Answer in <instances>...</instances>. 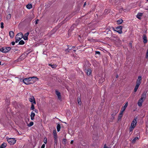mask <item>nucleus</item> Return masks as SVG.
I'll return each mask as SVG.
<instances>
[{"instance_id": "nucleus-48", "label": "nucleus", "mask_w": 148, "mask_h": 148, "mask_svg": "<svg viewBox=\"0 0 148 148\" xmlns=\"http://www.w3.org/2000/svg\"><path fill=\"white\" fill-rule=\"evenodd\" d=\"M118 77V75H116V78H117Z\"/></svg>"}, {"instance_id": "nucleus-18", "label": "nucleus", "mask_w": 148, "mask_h": 148, "mask_svg": "<svg viewBox=\"0 0 148 148\" xmlns=\"http://www.w3.org/2000/svg\"><path fill=\"white\" fill-rule=\"evenodd\" d=\"M86 72L88 75H89L91 73V71L90 69H88L86 70Z\"/></svg>"}, {"instance_id": "nucleus-51", "label": "nucleus", "mask_w": 148, "mask_h": 148, "mask_svg": "<svg viewBox=\"0 0 148 148\" xmlns=\"http://www.w3.org/2000/svg\"><path fill=\"white\" fill-rule=\"evenodd\" d=\"M24 56V55H23H23H21V56Z\"/></svg>"}, {"instance_id": "nucleus-2", "label": "nucleus", "mask_w": 148, "mask_h": 148, "mask_svg": "<svg viewBox=\"0 0 148 148\" xmlns=\"http://www.w3.org/2000/svg\"><path fill=\"white\" fill-rule=\"evenodd\" d=\"M146 97V94L145 93H143L141 95V98L139 100L138 102V106L140 107L142 105V103L145 100Z\"/></svg>"}, {"instance_id": "nucleus-34", "label": "nucleus", "mask_w": 148, "mask_h": 148, "mask_svg": "<svg viewBox=\"0 0 148 148\" xmlns=\"http://www.w3.org/2000/svg\"><path fill=\"white\" fill-rule=\"evenodd\" d=\"M1 28H2V29H3L4 27V26H3V22H1Z\"/></svg>"}, {"instance_id": "nucleus-9", "label": "nucleus", "mask_w": 148, "mask_h": 148, "mask_svg": "<svg viewBox=\"0 0 148 148\" xmlns=\"http://www.w3.org/2000/svg\"><path fill=\"white\" fill-rule=\"evenodd\" d=\"M29 101L31 103H33L35 104L36 102L35 101V99L34 96H32L29 99Z\"/></svg>"}, {"instance_id": "nucleus-23", "label": "nucleus", "mask_w": 148, "mask_h": 148, "mask_svg": "<svg viewBox=\"0 0 148 148\" xmlns=\"http://www.w3.org/2000/svg\"><path fill=\"white\" fill-rule=\"evenodd\" d=\"M139 86V85H138L137 84H136V86H135L134 88V91L135 92H136L137 91V90Z\"/></svg>"}, {"instance_id": "nucleus-11", "label": "nucleus", "mask_w": 148, "mask_h": 148, "mask_svg": "<svg viewBox=\"0 0 148 148\" xmlns=\"http://www.w3.org/2000/svg\"><path fill=\"white\" fill-rule=\"evenodd\" d=\"M127 105H128V103L127 102V103H125L124 106L123 107H122L121 111L122 112H123L124 111H125V110L126 109L127 107Z\"/></svg>"}, {"instance_id": "nucleus-26", "label": "nucleus", "mask_w": 148, "mask_h": 148, "mask_svg": "<svg viewBox=\"0 0 148 148\" xmlns=\"http://www.w3.org/2000/svg\"><path fill=\"white\" fill-rule=\"evenodd\" d=\"M26 7L28 9H30L32 7V5L31 4H28L26 5Z\"/></svg>"}, {"instance_id": "nucleus-29", "label": "nucleus", "mask_w": 148, "mask_h": 148, "mask_svg": "<svg viewBox=\"0 0 148 148\" xmlns=\"http://www.w3.org/2000/svg\"><path fill=\"white\" fill-rule=\"evenodd\" d=\"M11 17V14H9L7 16V19L8 20L10 19Z\"/></svg>"}, {"instance_id": "nucleus-31", "label": "nucleus", "mask_w": 148, "mask_h": 148, "mask_svg": "<svg viewBox=\"0 0 148 148\" xmlns=\"http://www.w3.org/2000/svg\"><path fill=\"white\" fill-rule=\"evenodd\" d=\"M72 50V47H69L68 48H67L66 49V51H68L69 52V50Z\"/></svg>"}, {"instance_id": "nucleus-53", "label": "nucleus", "mask_w": 148, "mask_h": 148, "mask_svg": "<svg viewBox=\"0 0 148 148\" xmlns=\"http://www.w3.org/2000/svg\"><path fill=\"white\" fill-rule=\"evenodd\" d=\"M147 1H148V0H146Z\"/></svg>"}, {"instance_id": "nucleus-7", "label": "nucleus", "mask_w": 148, "mask_h": 148, "mask_svg": "<svg viewBox=\"0 0 148 148\" xmlns=\"http://www.w3.org/2000/svg\"><path fill=\"white\" fill-rule=\"evenodd\" d=\"M122 26H119L116 28V29L114 31L117 32L119 34H121L122 32Z\"/></svg>"}, {"instance_id": "nucleus-10", "label": "nucleus", "mask_w": 148, "mask_h": 148, "mask_svg": "<svg viewBox=\"0 0 148 148\" xmlns=\"http://www.w3.org/2000/svg\"><path fill=\"white\" fill-rule=\"evenodd\" d=\"M142 80L141 77L140 76H138V79L137 80L136 84L139 85L140 84Z\"/></svg>"}, {"instance_id": "nucleus-41", "label": "nucleus", "mask_w": 148, "mask_h": 148, "mask_svg": "<svg viewBox=\"0 0 148 148\" xmlns=\"http://www.w3.org/2000/svg\"><path fill=\"white\" fill-rule=\"evenodd\" d=\"M45 144H43L42 145L41 148H45Z\"/></svg>"}, {"instance_id": "nucleus-15", "label": "nucleus", "mask_w": 148, "mask_h": 148, "mask_svg": "<svg viewBox=\"0 0 148 148\" xmlns=\"http://www.w3.org/2000/svg\"><path fill=\"white\" fill-rule=\"evenodd\" d=\"M35 116V114L34 112H32L31 113V114L30 115L31 119L32 120H33L34 119V117Z\"/></svg>"}, {"instance_id": "nucleus-21", "label": "nucleus", "mask_w": 148, "mask_h": 148, "mask_svg": "<svg viewBox=\"0 0 148 148\" xmlns=\"http://www.w3.org/2000/svg\"><path fill=\"white\" fill-rule=\"evenodd\" d=\"M123 20L122 19H119L117 21V23L118 24H120L123 22Z\"/></svg>"}, {"instance_id": "nucleus-3", "label": "nucleus", "mask_w": 148, "mask_h": 148, "mask_svg": "<svg viewBox=\"0 0 148 148\" xmlns=\"http://www.w3.org/2000/svg\"><path fill=\"white\" fill-rule=\"evenodd\" d=\"M23 37V34L22 33H18L16 36L15 42H18Z\"/></svg>"}, {"instance_id": "nucleus-19", "label": "nucleus", "mask_w": 148, "mask_h": 148, "mask_svg": "<svg viewBox=\"0 0 148 148\" xmlns=\"http://www.w3.org/2000/svg\"><path fill=\"white\" fill-rule=\"evenodd\" d=\"M138 139L139 137H136L133 139L132 141V143H134L135 142L136 140H138Z\"/></svg>"}, {"instance_id": "nucleus-42", "label": "nucleus", "mask_w": 148, "mask_h": 148, "mask_svg": "<svg viewBox=\"0 0 148 148\" xmlns=\"http://www.w3.org/2000/svg\"><path fill=\"white\" fill-rule=\"evenodd\" d=\"M11 44H12V45H15V42H11Z\"/></svg>"}, {"instance_id": "nucleus-33", "label": "nucleus", "mask_w": 148, "mask_h": 148, "mask_svg": "<svg viewBox=\"0 0 148 148\" xmlns=\"http://www.w3.org/2000/svg\"><path fill=\"white\" fill-rule=\"evenodd\" d=\"M47 138H44V143L46 144L47 143Z\"/></svg>"}, {"instance_id": "nucleus-20", "label": "nucleus", "mask_w": 148, "mask_h": 148, "mask_svg": "<svg viewBox=\"0 0 148 148\" xmlns=\"http://www.w3.org/2000/svg\"><path fill=\"white\" fill-rule=\"evenodd\" d=\"M7 145L6 143H3L1 145L0 147H1L2 148H5L6 147Z\"/></svg>"}, {"instance_id": "nucleus-39", "label": "nucleus", "mask_w": 148, "mask_h": 148, "mask_svg": "<svg viewBox=\"0 0 148 148\" xmlns=\"http://www.w3.org/2000/svg\"><path fill=\"white\" fill-rule=\"evenodd\" d=\"M117 112L116 111H115L114 113H113V114H112V116H114L116 115V114L117 113Z\"/></svg>"}, {"instance_id": "nucleus-25", "label": "nucleus", "mask_w": 148, "mask_h": 148, "mask_svg": "<svg viewBox=\"0 0 148 148\" xmlns=\"http://www.w3.org/2000/svg\"><path fill=\"white\" fill-rule=\"evenodd\" d=\"M123 113V112H122L121 111V112L120 113L118 117L119 120L121 119V118L122 117Z\"/></svg>"}, {"instance_id": "nucleus-40", "label": "nucleus", "mask_w": 148, "mask_h": 148, "mask_svg": "<svg viewBox=\"0 0 148 148\" xmlns=\"http://www.w3.org/2000/svg\"><path fill=\"white\" fill-rule=\"evenodd\" d=\"M78 104L79 105H80L81 104V101L80 100H79V99L78 100Z\"/></svg>"}, {"instance_id": "nucleus-46", "label": "nucleus", "mask_w": 148, "mask_h": 148, "mask_svg": "<svg viewBox=\"0 0 148 148\" xmlns=\"http://www.w3.org/2000/svg\"><path fill=\"white\" fill-rule=\"evenodd\" d=\"M86 5V2H85L84 4V7L85 6V5Z\"/></svg>"}, {"instance_id": "nucleus-24", "label": "nucleus", "mask_w": 148, "mask_h": 148, "mask_svg": "<svg viewBox=\"0 0 148 148\" xmlns=\"http://www.w3.org/2000/svg\"><path fill=\"white\" fill-rule=\"evenodd\" d=\"M57 129L58 132H59L60 131V125L59 124H58L57 125Z\"/></svg>"}, {"instance_id": "nucleus-12", "label": "nucleus", "mask_w": 148, "mask_h": 148, "mask_svg": "<svg viewBox=\"0 0 148 148\" xmlns=\"http://www.w3.org/2000/svg\"><path fill=\"white\" fill-rule=\"evenodd\" d=\"M29 34V32H27L25 33L24 35L23 36V38L25 40H27L28 39V36Z\"/></svg>"}, {"instance_id": "nucleus-22", "label": "nucleus", "mask_w": 148, "mask_h": 148, "mask_svg": "<svg viewBox=\"0 0 148 148\" xmlns=\"http://www.w3.org/2000/svg\"><path fill=\"white\" fill-rule=\"evenodd\" d=\"M49 66H51L52 68H56L57 66V65H56V64H49Z\"/></svg>"}, {"instance_id": "nucleus-30", "label": "nucleus", "mask_w": 148, "mask_h": 148, "mask_svg": "<svg viewBox=\"0 0 148 148\" xmlns=\"http://www.w3.org/2000/svg\"><path fill=\"white\" fill-rule=\"evenodd\" d=\"M104 78H101L100 79H99V81L100 83H102L103 82H104Z\"/></svg>"}, {"instance_id": "nucleus-17", "label": "nucleus", "mask_w": 148, "mask_h": 148, "mask_svg": "<svg viewBox=\"0 0 148 148\" xmlns=\"http://www.w3.org/2000/svg\"><path fill=\"white\" fill-rule=\"evenodd\" d=\"M9 35L11 38H12L14 36V32L12 31L9 32Z\"/></svg>"}, {"instance_id": "nucleus-14", "label": "nucleus", "mask_w": 148, "mask_h": 148, "mask_svg": "<svg viewBox=\"0 0 148 148\" xmlns=\"http://www.w3.org/2000/svg\"><path fill=\"white\" fill-rule=\"evenodd\" d=\"M56 94L58 96V99L60 100L61 99L60 93V92L57 90L56 91Z\"/></svg>"}, {"instance_id": "nucleus-35", "label": "nucleus", "mask_w": 148, "mask_h": 148, "mask_svg": "<svg viewBox=\"0 0 148 148\" xmlns=\"http://www.w3.org/2000/svg\"><path fill=\"white\" fill-rule=\"evenodd\" d=\"M72 51L75 52L76 51V49L74 47H72Z\"/></svg>"}, {"instance_id": "nucleus-37", "label": "nucleus", "mask_w": 148, "mask_h": 148, "mask_svg": "<svg viewBox=\"0 0 148 148\" xmlns=\"http://www.w3.org/2000/svg\"><path fill=\"white\" fill-rule=\"evenodd\" d=\"M148 58V48L147 51V52L146 53V58Z\"/></svg>"}, {"instance_id": "nucleus-54", "label": "nucleus", "mask_w": 148, "mask_h": 148, "mask_svg": "<svg viewBox=\"0 0 148 148\" xmlns=\"http://www.w3.org/2000/svg\"><path fill=\"white\" fill-rule=\"evenodd\" d=\"M0 148H2V147H0Z\"/></svg>"}, {"instance_id": "nucleus-52", "label": "nucleus", "mask_w": 148, "mask_h": 148, "mask_svg": "<svg viewBox=\"0 0 148 148\" xmlns=\"http://www.w3.org/2000/svg\"><path fill=\"white\" fill-rule=\"evenodd\" d=\"M79 36L80 37H81V36L80 35H79Z\"/></svg>"}, {"instance_id": "nucleus-36", "label": "nucleus", "mask_w": 148, "mask_h": 148, "mask_svg": "<svg viewBox=\"0 0 148 148\" xmlns=\"http://www.w3.org/2000/svg\"><path fill=\"white\" fill-rule=\"evenodd\" d=\"M95 52V54H97L99 55H100V52H99V51H96Z\"/></svg>"}, {"instance_id": "nucleus-5", "label": "nucleus", "mask_w": 148, "mask_h": 148, "mask_svg": "<svg viewBox=\"0 0 148 148\" xmlns=\"http://www.w3.org/2000/svg\"><path fill=\"white\" fill-rule=\"evenodd\" d=\"M11 48L9 47H4L0 49V51L3 53H7L11 49Z\"/></svg>"}, {"instance_id": "nucleus-8", "label": "nucleus", "mask_w": 148, "mask_h": 148, "mask_svg": "<svg viewBox=\"0 0 148 148\" xmlns=\"http://www.w3.org/2000/svg\"><path fill=\"white\" fill-rule=\"evenodd\" d=\"M53 134L54 138V142L56 143L57 142V134L56 133V130H54L53 131Z\"/></svg>"}, {"instance_id": "nucleus-45", "label": "nucleus", "mask_w": 148, "mask_h": 148, "mask_svg": "<svg viewBox=\"0 0 148 148\" xmlns=\"http://www.w3.org/2000/svg\"><path fill=\"white\" fill-rule=\"evenodd\" d=\"M73 140H71V144H73Z\"/></svg>"}, {"instance_id": "nucleus-44", "label": "nucleus", "mask_w": 148, "mask_h": 148, "mask_svg": "<svg viewBox=\"0 0 148 148\" xmlns=\"http://www.w3.org/2000/svg\"><path fill=\"white\" fill-rule=\"evenodd\" d=\"M103 148H109L108 147H107L106 146V144H105L104 145V147Z\"/></svg>"}, {"instance_id": "nucleus-50", "label": "nucleus", "mask_w": 148, "mask_h": 148, "mask_svg": "<svg viewBox=\"0 0 148 148\" xmlns=\"http://www.w3.org/2000/svg\"><path fill=\"white\" fill-rule=\"evenodd\" d=\"M1 62H0V65H1Z\"/></svg>"}, {"instance_id": "nucleus-47", "label": "nucleus", "mask_w": 148, "mask_h": 148, "mask_svg": "<svg viewBox=\"0 0 148 148\" xmlns=\"http://www.w3.org/2000/svg\"><path fill=\"white\" fill-rule=\"evenodd\" d=\"M39 21V20H37L36 21V24H37V21Z\"/></svg>"}, {"instance_id": "nucleus-27", "label": "nucleus", "mask_w": 148, "mask_h": 148, "mask_svg": "<svg viewBox=\"0 0 148 148\" xmlns=\"http://www.w3.org/2000/svg\"><path fill=\"white\" fill-rule=\"evenodd\" d=\"M25 42L23 40H21L19 42V44L21 45H23L24 44Z\"/></svg>"}, {"instance_id": "nucleus-49", "label": "nucleus", "mask_w": 148, "mask_h": 148, "mask_svg": "<svg viewBox=\"0 0 148 148\" xmlns=\"http://www.w3.org/2000/svg\"><path fill=\"white\" fill-rule=\"evenodd\" d=\"M37 110H35V112H37Z\"/></svg>"}, {"instance_id": "nucleus-13", "label": "nucleus", "mask_w": 148, "mask_h": 148, "mask_svg": "<svg viewBox=\"0 0 148 148\" xmlns=\"http://www.w3.org/2000/svg\"><path fill=\"white\" fill-rule=\"evenodd\" d=\"M143 42L144 43H146L147 42V37H146V35L145 34H143Z\"/></svg>"}, {"instance_id": "nucleus-1", "label": "nucleus", "mask_w": 148, "mask_h": 148, "mask_svg": "<svg viewBox=\"0 0 148 148\" xmlns=\"http://www.w3.org/2000/svg\"><path fill=\"white\" fill-rule=\"evenodd\" d=\"M38 80V78L36 77H33L25 78L23 81L25 84L28 85L34 83Z\"/></svg>"}, {"instance_id": "nucleus-16", "label": "nucleus", "mask_w": 148, "mask_h": 148, "mask_svg": "<svg viewBox=\"0 0 148 148\" xmlns=\"http://www.w3.org/2000/svg\"><path fill=\"white\" fill-rule=\"evenodd\" d=\"M143 13H138L136 15V17L137 18L140 19L141 17L142 16Z\"/></svg>"}, {"instance_id": "nucleus-4", "label": "nucleus", "mask_w": 148, "mask_h": 148, "mask_svg": "<svg viewBox=\"0 0 148 148\" xmlns=\"http://www.w3.org/2000/svg\"><path fill=\"white\" fill-rule=\"evenodd\" d=\"M137 123L136 120V119H134L132 122L131 126L130 127V131H132L134 129Z\"/></svg>"}, {"instance_id": "nucleus-38", "label": "nucleus", "mask_w": 148, "mask_h": 148, "mask_svg": "<svg viewBox=\"0 0 148 148\" xmlns=\"http://www.w3.org/2000/svg\"><path fill=\"white\" fill-rule=\"evenodd\" d=\"M63 141L64 143V144H66V140L65 138H64L63 139Z\"/></svg>"}, {"instance_id": "nucleus-6", "label": "nucleus", "mask_w": 148, "mask_h": 148, "mask_svg": "<svg viewBox=\"0 0 148 148\" xmlns=\"http://www.w3.org/2000/svg\"><path fill=\"white\" fill-rule=\"evenodd\" d=\"M7 140L9 143L11 145H14L16 142V140L13 138H7Z\"/></svg>"}, {"instance_id": "nucleus-28", "label": "nucleus", "mask_w": 148, "mask_h": 148, "mask_svg": "<svg viewBox=\"0 0 148 148\" xmlns=\"http://www.w3.org/2000/svg\"><path fill=\"white\" fill-rule=\"evenodd\" d=\"M34 124V123L33 122H30L29 124L28 125V127H31Z\"/></svg>"}, {"instance_id": "nucleus-43", "label": "nucleus", "mask_w": 148, "mask_h": 148, "mask_svg": "<svg viewBox=\"0 0 148 148\" xmlns=\"http://www.w3.org/2000/svg\"><path fill=\"white\" fill-rule=\"evenodd\" d=\"M90 41L92 42H94L95 41V40L94 39H92L90 40Z\"/></svg>"}, {"instance_id": "nucleus-32", "label": "nucleus", "mask_w": 148, "mask_h": 148, "mask_svg": "<svg viewBox=\"0 0 148 148\" xmlns=\"http://www.w3.org/2000/svg\"><path fill=\"white\" fill-rule=\"evenodd\" d=\"M31 109L32 110H33L34 109V105L33 103H32V106H31Z\"/></svg>"}]
</instances>
